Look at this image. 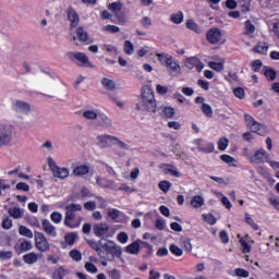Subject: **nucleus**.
Masks as SVG:
<instances>
[{"instance_id":"nucleus-27","label":"nucleus","mask_w":279,"mask_h":279,"mask_svg":"<svg viewBox=\"0 0 279 279\" xmlns=\"http://www.w3.org/2000/svg\"><path fill=\"white\" fill-rule=\"evenodd\" d=\"M70 270L64 267L57 268L52 274V279H64L65 276H69Z\"/></svg>"},{"instance_id":"nucleus-20","label":"nucleus","mask_w":279,"mask_h":279,"mask_svg":"<svg viewBox=\"0 0 279 279\" xmlns=\"http://www.w3.org/2000/svg\"><path fill=\"white\" fill-rule=\"evenodd\" d=\"M98 125L104 130L112 129V119H110L106 113L98 114Z\"/></svg>"},{"instance_id":"nucleus-32","label":"nucleus","mask_w":279,"mask_h":279,"mask_svg":"<svg viewBox=\"0 0 279 279\" xmlns=\"http://www.w3.org/2000/svg\"><path fill=\"white\" fill-rule=\"evenodd\" d=\"M165 173L170 174L173 178H182V173H180L175 166H168L165 168Z\"/></svg>"},{"instance_id":"nucleus-64","label":"nucleus","mask_w":279,"mask_h":279,"mask_svg":"<svg viewBox=\"0 0 279 279\" xmlns=\"http://www.w3.org/2000/svg\"><path fill=\"white\" fill-rule=\"evenodd\" d=\"M173 97H174V99H177L179 101V104H186V106H189V104H190L189 100L185 97H183L182 94H180L178 92L174 93Z\"/></svg>"},{"instance_id":"nucleus-8","label":"nucleus","mask_w":279,"mask_h":279,"mask_svg":"<svg viewBox=\"0 0 279 279\" xmlns=\"http://www.w3.org/2000/svg\"><path fill=\"white\" fill-rule=\"evenodd\" d=\"M93 232L98 239H112L114 236V232L110 231V226L106 222L95 225Z\"/></svg>"},{"instance_id":"nucleus-24","label":"nucleus","mask_w":279,"mask_h":279,"mask_svg":"<svg viewBox=\"0 0 279 279\" xmlns=\"http://www.w3.org/2000/svg\"><path fill=\"white\" fill-rule=\"evenodd\" d=\"M159 111L163 119H173L175 116V109L172 107H161L159 108Z\"/></svg>"},{"instance_id":"nucleus-50","label":"nucleus","mask_w":279,"mask_h":279,"mask_svg":"<svg viewBox=\"0 0 279 279\" xmlns=\"http://www.w3.org/2000/svg\"><path fill=\"white\" fill-rule=\"evenodd\" d=\"M158 187L160 189V191H162V193H169V190L171 189V182L161 181L159 182Z\"/></svg>"},{"instance_id":"nucleus-51","label":"nucleus","mask_w":279,"mask_h":279,"mask_svg":"<svg viewBox=\"0 0 279 279\" xmlns=\"http://www.w3.org/2000/svg\"><path fill=\"white\" fill-rule=\"evenodd\" d=\"M203 219H205V221L209 223V226H215L217 223V218H215L213 214H204Z\"/></svg>"},{"instance_id":"nucleus-58","label":"nucleus","mask_w":279,"mask_h":279,"mask_svg":"<svg viewBox=\"0 0 279 279\" xmlns=\"http://www.w3.org/2000/svg\"><path fill=\"white\" fill-rule=\"evenodd\" d=\"M14 256L11 251H0V260H10Z\"/></svg>"},{"instance_id":"nucleus-10","label":"nucleus","mask_w":279,"mask_h":279,"mask_svg":"<svg viewBox=\"0 0 279 279\" xmlns=\"http://www.w3.org/2000/svg\"><path fill=\"white\" fill-rule=\"evenodd\" d=\"M96 141L100 149H106V147H113V145H117V143H119V137L104 134V135H98L96 137Z\"/></svg>"},{"instance_id":"nucleus-12","label":"nucleus","mask_w":279,"mask_h":279,"mask_svg":"<svg viewBox=\"0 0 279 279\" xmlns=\"http://www.w3.org/2000/svg\"><path fill=\"white\" fill-rule=\"evenodd\" d=\"M66 58H69L71 62H75V60H77V62H81V64H84L85 66H90V60L88 59V56H86V53L84 52L70 51L66 53Z\"/></svg>"},{"instance_id":"nucleus-60","label":"nucleus","mask_w":279,"mask_h":279,"mask_svg":"<svg viewBox=\"0 0 279 279\" xmlns=\"http://www.w3.org/2000/svg\"><path fill=\"white\" fill-rule=\"evenodd\" d=\"M117 239H118L119 243H122L123 245H125V243H128L130 236L125 232H120V233H118Z\"/></svg>"},{"instance_id":"nucleus-56","label":"nucleus","mask_w":279,"mask_h":279,"mask_svg":"<svg viewBox=\"0 0 279 279\" xmlns=\"http://www.w3.org/2000/svg\"><path fill=\"white\" fill-rule=\"evenodd\" d=\"M235 276L239 278H250V271L242 269V268H236L234 270Z\"/></svg>"},{"instance_id":"nucleus-49","label":"nucleus","mask_w":279,"mask_h":279,"mask_svg":"<svg viewBox=\"0 0 279 279\" xmlns=\"http://www.w3.org/2000/svg\"><path fill=\"white\" fill-rule=\"evenodd\" d=\"M201 110L205 114V117H213V107H210V105L203 104Z\"/></svg>"},{"instance_id":"nucleus-13","label":"nucleus","mask_w":279,"mask_h":279,"mask_svg":"<svg viewBox=\"0 0 279 279\" xmlns=\"http://www.w3.org/2000/svg\"><path fill=\"white\" fill-rule=\"evenodd\" d=\"M41 230H44L47 236H50L51 239H56V236H58L56 226H53L51 221L47 219L41 220Z\"/></svg>"},{"instance_id":"nucleus-57","label":"nucleus","mask_w":279,"mask_h":279,"mask_svg":"<svg viewBox=\"0 0 279 279\" xmlns=\"http://www.w3.org/2000/svg\"><path fill=\"white\" fill-rule=\"evenodd\" d=\"M102 51H107L108 53H117V47L110 45V44H104L100 46Z\"/></svg>"},{"instance_id":"nucleus-63","label":"nucleus","mask_w":279,"mask_h":279,"mask_svg":"<svg viewBox=\"0 0 279 279\" xmlns=\"http://www.w3.org/2000/svg\"><path fill=\"white\" fill-rule=\"evenodd\" d=\"M108 274L110 279H121V271L117 268H113Z\"/></svg>"},{"instance_id":"nucleus-17","label":"nucleus","mask_w":279,"mask_h":279,"mask_svg":"<svg viewBox=\"0 0 279 279\" xmlns=\"http://www.w3.org/2000/svg\"><path fill=\"white\" fill-rule=\"evenodd\" d=\"M267 150L260 148L253 154V158H251L252 165H263L265 162V159L267 158Z\"/></svg>"},{"instance_id":"nucleus-4","label":"nucleus","mask_w":279,"mask_h":279,"mask_svg":"<svg viewBox=\"0 0 279 279\" xmlns=\"http://www.w3.org/2000/svg\"><path fill=\"white\" fill-rule=\"evenodd\" d=\"M101 247L106 252L104 254V257L101 258H105V260H109L110 263L114 260V258H121V255L123 254L121 246L117 245L114 241H109L108 243H104Z\"/></svg>"},{"instance_id":"nucleus-2","label":"nucleus","mask_w":279,"mask_h":279,"mask_svg":"<svg viewBox=\"0 0 279 279\" xmlns=\"http://www.w3.org/2000/svg\"><path fill=\"white\" fill-rule=\"evenodd\" d=\"M135 109L140 112H153V114H156V98L154 97V90L149 86L142 88V100L136 104Z\"/></svg>"},{"instance_id":"nucleus-19","label":"nucleus","mask_w":279,"mask_h":279,"mask_svg":"<svg viewBox=\"0 0 279 279\" xmlns=\"http://www.w3.org/2000/svg\"><path fill=\"white\" fill-rule=\"evenodd\" d=\"M166 68L172 73H182V66H180V62L173 57H170L169 61L166 63Z\"/></svg>"},{"instance_id":"nucleus-41","label":"nucleus","mask_w":279,"mask_h":279,"mask_svg":"<svg viewBox=\"0 0 279 279\" xmlns=\"http://www.w3.org/2000/svg\"><path fill=\"white\" fill-rule=\"evenodd\" d=\"M1 226L3 230H12V218L3 216Z\"/></svg>"},{"instance_id":"nucleus-29","label":"nucleus","mask_w":279,"mask_h":279,"mask_svg":"<svg viewBox=\"0 0 279 279\" xmlns=\"http://www.w3.org/2000/svg\"><path fill=\"white\" fill-rule=\"evenodd\" d=\"M83 117L88 121H95L96 119H99V113L95 109H87L83 112Z\"/></svg>"},{"instance_id":"nucleus-7","label":"nucleus","mask_w":279,"mask_h":279,"mask_svg":"<svg viewBox=\"0 0 279 279\" xmlns=\"http://www.w3.org/2000/svg\"><path fill=\"white\" fill-rule=\"evenodd\" d=\"M48 167L53 178H58L59 180H66L69 178V169L59 167L51 157L48 158Z\"/></svg>"},{"instance_id":"nucleus-25","label":"nucleus","mask_w":279,"mask_h":279,"mask_svg":"<svg viewBox=\"0 0 279 279\" xmlns=\"http://www.w3.org/2000/svg\"><path fill=\"white\" fill-rule=\"evenodd\" d=\"M22 258L26 265H35V263H38V254L34 252L23 255Z\"/></svg>"},{"instance_id":"nucleus-61","label":"nucleus","mask_w":279,"mask_h":279,"mask_svg":"<svg viewBox=\"0 0 279 279\" xmlns=\"http://www.w3.org/2000/svg\"><path fill=\"white\" fill-rule=\"evenodd\" d=\"M121 8H123V4H121V2H113L109 4V10H112L114 14L121 12Z\"/></svg>"},{"instance_id":"nucleus-11","label":"nucleus","mask_w":279,"mask_h":279,"mask_svg":"<svg viewBox=\"0 0 279 279\" xmlns=\"http://www.w3.org/2000/svg\"><path fill=\"white\" fill-rule=\"evenodd\" d=\"M207 40L210 45H225L226 39H223V34H221V29L219 28H211L206 34Z\"/></svg>"},{"instance_id":"nucleus-9","label":"nucleus","mask_w":279,"mask_h":279,"mask_svg":"<svg viewBox=\"0 0 279 279\" xmlns=\"http://www.w3.org/2000/svg\"><path fill=\"white\" fill-rule=\"evenodd\" d=\"M35 247L38 252H49L51 250V244H49V240L45 235V233L35 231Z\"/></svg>"},{"instance_id":"nucleus-16","label":"nucleus","mask_w":279,"mask_h":279,"mask_svg":"<svg viewBox=\"0 0 279 279\" xmlns=\"http://www.w3.org/2000/svg\"><path fill=\"white\" fill-rule=\"evenodd\" d=\"M66 16L71 23L70 24L71 29H73V27H77V25H80V14H77V11H75L73 8H68Z\"/></svg>"},{"instance_id":"nucleus-35","label":"nucleus","mask_w":279,"mask_h":279,"mask_svg":"<svg viewBox=\"0 0 279 279\" xmlns=\"http://www.w3.org/2000/svg\"><path fill=\"white\" fill-rule=\"evenodd\" d=\"M19 234H21V236H26V239H34V232L25 226H20Z\"/></svg>"},{"instance_id":"nucleus-62","label":"nucleus","mask_w":279,"mask_h":279,"mask_svg":"<svg viewBox=\"0 0 279 279\" xmlns=\"http://www.w3.org/2000/svg\"><path fill=\"white\" fill-rule=\"evenodd\" d=\"M245 221L253 230H258V225L254 222V219L250 216V214H245Z\"/></svg>"},{"instance_id":"nucleus-5","label":"nucleus","mask_w":279,"mask_h":279,"mask_svg":"<svg viewBox=\"0 0 279 279\" xmlns=\"http://www.w3.org/2000/svg\"><path fill=\"white\" fill-rule=\"evenodd\" d=\"M11 110L14 112L16 119H25L32 112V105L25 100H13Z\"/></svg>"},{"instance_id":"nucleus-34","label":"nucleus","mask_w":279,"mask_h":279,"mask_svg":"<svg viewBox=\"0 0 279 279\" xmlns=\"http://www.w3.org/2000/svg\"><path fill=\"white\" fill-rule=\"evenodd\" d=\"M220 160H222V162H226V165H229V167H238L236 159L230 155H221Z\"/></svg>"},{"instance_id":"nucleus-30","label":"nucleus","mask_w":279,"mask_h":279,"mask_svg":"<svg viewBox=\"0 0 279 279\" xmlns=\"http://www.w3.org/2000/svg\"><path fill=\"white\" fill-rule=\"evenodd\" d=\"M204 197L199 196V195H195L192 197L191 199V206L192 208H202V206H204Z\"/></svg>"},{"instance_id":"nucleus-6","label":"nucleus","mask_w":279,"mask_h":279,"mask_svg":"<svg viewBox=\"0 0 279 279\" xmlns=\"http://www.w3.org/2000/svg\"><path fill=\"white\" fill-rule=\"evenodd\" d=\"M244 121L247 128H250L251 132L254 134H258L259 136H265L267 134V126L262 123H258L251 114H244Z\"/></svg>"},{"instance_id":"nucleus-43","label":"nucleus","mask_w":279,"mask_h":279,"mask_svg":"<svg viewBox=\"0 0 279 279\" xmlns=\"http://www.w3.org/2000/svg\"><path fill=\"white\" fill-rule=\"evenodd\" d=\"M215 151V144L210 142H204L203 144V153L204 154H213Z\"/></svg>"},{"instance_id":"nucleus-15","label":"nucleus","mask_w":279,"mask_h":279,"mask_svg":"<svg viewBox=\"0 0 279 279\" xmlns=\"http://www.w3.org/2000/svg\"><path fill=\"white\" fill-rule=\"evenodd\" d=\"M95 180H96L97 186H100V189H112V190L117 189V184L114 183V181L110 179L96 175Z\"/></svg>"},{"instance_id":"nucleus-44","label":"nucleus","mask_w":279,"mask_h":279,"mask_svg":"<svg viewBox=\"0 0 279 279\" xmlns=\"http://www.w3.org/2000/svg\"><path fill=\"white\" fill-rule=\"evenodd\" d=\"M69 254H70V258H72V260H75V263H80V260H82V252L74 248L70 251Z\"/></svg>"},{"instance_id":"nucleus-3","label":"nucleus","mask_w":279,"mask_h":279,"mask_svg":"<svg viewBox=\"0 0 279 279\" xmlns=\"http://www.w3.org/2000/svg\"><path fill=\"white\" fill-rule=\"evenodd\" d=\"M14 138V124L10 122H0V149L10 147Z\"/></svg>"},{"instance_id":"nucleus-18","label":"nucleus","mask_w":279,"mask_h":279,"mask_svg":"<svg viewBox=\"0 0 279 279\" xmlns=\"http://www.w3.org/2000/svg\"><path fill=\"white\" fill-rule=\"evenodd\" d=\"M186 69H196L199 73L204 71V63L199 61L196 57H192L185 60Z\"/></svg>"},{"instance_id":"nucleus-46","label":"nucleus","mask_w":279,"mask_h":279,"mask_svg":"<svg viewBox=\"0 0 279 279\" xmlns=\"http://www.w3.org/2000/svg\"><path fill=\"white\" fill-rule=\"evenodd\" d=\"M240 245H242L243 254H250V252H252V246H250L247 240L244 238L240 239Z\"/></svg>"},{"instance_id":"nucleus-52","label":"nucleus","mask_w":279,"mask_h":279,"mask_svg":"<svg viewBox=\"0 0 279 279\" xmlns=\"http://www.w3.org/2000/svg\"><path fill=\"white\" fill-rule=\"evenodd\" d=\"M50 219L53 223H62V214L54 211L50 215Z\"/></svg>"},{"instance_id":"nucleus-39","label":"nucleus","mask_w":279,"mask_h":279,"mask_svg":"<svg viewBox=\"0 0 279 279\" xmlns=\"http://www.w3.org/2000/svg\"><path fill=\"white\" fill-rule=\"evenodd\" d=\"M123 51L126 56H132V53H134V44L130 40H125Z\"/></svg>"},{"instance_id":"nucleus-45","label":"nucleus","mask_w":279,"mask_h":279,"mask_svg":"<svg viewBox=\"0 0 279 279\" xmlns=\"http://www.w3.org/2000/svg\"><path fill=\"white\" fill-rule=\"evenodd\" d=\"M229 144L230 141L227 137H222L218 142V149H220V151H226V149H228Z\"/></svg>"},{"instance_id":"nucleus-1","label":"nucleus","mask_w":279,"mask_h":279,"mask_svg":"<svg viewBox=\"0 0 279 279\" xmlns=\"http://www.w3.org/2000/svg\"><path fill=\"white\" fill-rule=\"evenodd\" d=\"M80 213H82L81 204H68L65 206L63 226L70 228L71 230H74V228H80V226H82V221H84V218L82 215H80Z\"/></svg>"},{"instance_id":"nucleus-48","label":"nucleus","mask_w":279,"mask_h":279,"mask_svg":"<svg viewBox=\"0 0 279 279\" xmlns=\"http://www.w3.org/2000/svg\"><path fill=\"white\" fill-rule=\"evenodd\" d=\"M102 32H109V34H119V32H121V28L114 25H106L102 27Z\"/></svg>"},{"instance_id":"nucleus-40","label":"nucleus","mask_w":279,"mask_h":279,"mask_svg":"<svg viewBox=\"0 0 279 279\" xmlns=\"http://www.w3.org/2000/svg\"><path fill=\"white\" fill-rule=\"evenodd\" d=\"M156 56H157L158 61L160 62V64H162L163 66H166V64L171 59V54H169V53H156Z\"/></svg>"},{"instance_id":"nucleus-37","label":"nucleus","mask_w":279,"mask_h":279,"mask_svg":"<svg viewBox=\"0 0 279 279\" xmlns=\"http://www.w3.org/2000/svg\"><path fill=\"white\" fill-rule=\"evenodd\" d=\"M170 21H172V23H175V25H180V23L184 21V13H182V11H179L178 13L172 14Z\"/></svg>"},{"instance_id":"nucleus-53","label":"nucleus","mask_w":279,"mask_h":279,"mask_svg":"<svg viewBox=\"0 0 279 279\" xmlns=\"http://www.w3.org/2000/svg\"><path fill=\"white\" fill-rule=\"evenodd\" d=\"M181 246H183L186 252H193V244H191V240L189 239H182Z\"/></svg>"},{"instance_id":"nucleus-31","label":"nucleus","mask_w":279,"mask_h":279,"mask_svg":"<svg viewBox=\"0 0 279 279\" xmlns=\"http://www.w3.org/2000/svg\"><path fill=\"white\" fill-rule=\"evenodd\" d=\"M253 51L256 53H267L269 51V45L267 43H258L254 48Z\"/></svg>"},{"instance_id":"nucleus-14","label":"nucleus","mask_w":279,"mask_h":279,"mask_svg":"<svg viewBox=\"0 0 279 279\" xmlns=\"http://www.w3.org/2000/svg\"><path fill=\"white\" fill-rule=\"evenodd\" d=\"M141 247H150V245L147 242L137 240L126 246V252L129 254L136 255V254H138V252H141Z\"/></svg>"},{"instance_id":"nucleus-47","label":"nucleus","mask_w":279,"mask_h":279,"mask_svg":"<svg viewBox=\"0 0 279 279\" xmlns=\"http://www.w3.org/2000/svg\"><path fill=\"white\" fill-rule=\"evenodd\" d=\"M108 217H110V219H112V221H117V219H119V217H121V211L116 208L109 209Z\"/></svg>"},{"instance_id":"nucleus-22","label":"nucleus","mask_w":279,"mask_h":279,"mask_svg":"<svg viewBox=\"0 0 279 279\" xmlns=\"http://www.w3.org/2000/svg\"><path fill=\"white\" fill-rule=\"evenodd\" d=\"M75 241H77V234L75 232L65 233L64 242H61V247L64 248L66 245L73 247V245H75Z\"/></svg>"},{"instance_id":"nucleus-38","label":"nucleus","mask_w":279,"mask_h":279,"mask_svg":"<svg viewBox=\"0 0 279 279\" xmlns=\"http://www.w3.org/2000/svg\"><path fill=\"white\" fill-rule=\"evenodd\" d=\"M76 36L81 43H86L88 40V33H86L83 27H78L76 29Z\"/></svg>"},{"instance_id":"nucleus-55","label":"nucleus","mask_w":279,"mask_h":279,"mask_svg":"<svg viewBox=\"0 0 279 279\" xmlns=\"http://www.w3.org/2000/svg\"><path fill=\"white\" fill-rule=\"evenodd\" d=\"M170 252L171 254H173L174 256H182V254H184V252L182 251V248H180L178 245L175 244H171L170 245Z\"/></svg>"},{"instance_id":"nucleus-23","label":"nucleus","mask_w":279,"mask_h":279,"mask_svg":"<svg viewBox=\"0 0 279 279\" xmlns=\"http://www.w3.org/2000/svg\"><path fill=\"white\" fill-rule=\"evenodd\" d=\"M100 84L105 90H109L110 93H112V90H117V83L108 77L101 78Z\"/></svg>"},{"instance_id":"nucleus-42","label":"nucleus","mask_w":279,"mask_h":279,"mask_svg":"<svg viewBox=\"0 0 279 279\" xmlns=\"http://www.w3.org/2000/svg\"><path fill=\"white\" fill-rule=\"evenodd\" d=\"M34 247V244H32V241L24 240L20 243V250L21 252H29Z\"/></svg>"},{"instance_id":"nucleus-21","label":"nucleus","mask_w":279,"mask_h":279,"mask_svg":"<svg viewBox=\"0 0 279 279\" xmlns=\"http://www.w3.org/2000/svg\"><path fill=\"white\" fill-rule=\"evenodd\" d=\"M87 244L89 245V247H92V250H95L96 254H98V256L100 258H104V247H101V245H104V242L101 240H99L98 242L95 240H87Z\"/></svg>"},{"instance_id":"nucleus-26","label":"nucleus","mask_w":279,"mask_h":279,"mask_svg":"<svg viewBox=\"0 0 279 279\" xmlns=\"http://www.w3.org/2000/svg\"><path fill=\"white\" fill-rule=\"evenodd\" d=\"M90 168L86 165L77 166L73 169V174L82 178V175H87L89 173Z\"/></svg>"},{"instance_id":"nucleus-54","label":"nucleus","mask_w":279,"mask_h":279,"mask_svg":"<svg viewBox=\"0 0 279 279\" xmlns=\"http://www.w3.org/2000/svg\"><path fill=\"white\" fill-rule=\"evenodd\" d=\"M209 66H210L214 71H217L218 73H220V71H223V63H221V62L210 61V62H209Z\"/></svg>"},{"instance_id":"nucleus-59","label":"nucleus","mask_w":279,"mask_h":279,"mask_svg":"<svg viewBox=\"0 0 279 279\" xmlns=\"http://www.w3.org/2000/svg\"><path fill=\"white\" fill-rule=\"evenodd\" d=\"M264 75H265V77H266L267 80H270V82H274V80H276V77H277V74H276V72L274 71V69H268V70H266L265 73H264Z\"/></svg>"},{"instance_id":"nucleus-28","label":"nucleus","mask_w":279,"mask_h":279,"mask_svg":"<svg viewBox=\"0 0 279 279\" xmlns=\"http://www.w3.org/2000/svg\"><path fill=\"white\" fill-rule=\"evenodd\" d=\"M254 32H256V26L252 23V21L247 20L244 23V34L250 36L251 38L254 36Z\"/></svg>"},{"instance_id":"nucleus-33","label":"nucleus","mask_w":279,"mask_h":279,"mask_svg":"<svg viewBox=\"0 0 279 279\" xmlns=\"http://www.w3.org/2000/svg\"><path fill=\"white\" fill-rule=\"evenodd\" d=\"M8 213L13 219H21L23 217V210L20 207L9 208Z\"/></svg>"},{"instance_id":"nucleus-36","label":"nucleus","mask_w":279,"mask_h":279,"mask_svg":"<svg viewBox=\"0 0 279 279\" xmlns=\"http://www.w3.org/2000/svg\"><path fill=\"white\" fill-rule=\"evenodd\" d=\"M186 27H187V29H191L192 32H195V34H202V28L193 20H187L186 21Z\"/></svg>"}]
</instances>
